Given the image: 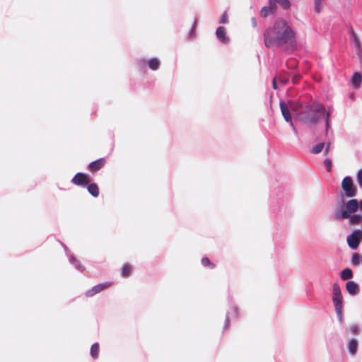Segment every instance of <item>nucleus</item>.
Returning a JSON list of instances; mask_svg holds the SVG:
<instances>
[{"label": "nucleus", "instance_id": "f257e3e1", "mask_svg": "<svg viewBox=\"0 0 362 362\" xmlns=\"http://www.w3.org/2000/svg\"><path fill=\"white\" fill-rule=\"evenodd\" d=\"M264 45L267 47L276 46L284 50L293 51L297 43L296 33L284 19H278L273 26L264 33Z\"/></svg>", "mask_w": 362, "mask_h": 362}, {"label": "nucleus", "instance_id": "f03ea898", "mask_svg": "<svg viewBox=\"0 0 362 362\" xmlns=\"http://www.w3.org/2000/svg\"><path fill=\"white\" fill-rule=\"evenodd\" d=\"M286 103H293L299 105L298 110L293 111L296 117L300 122L309 125H316L319 121L325 117V134L327 135L331 127V110H326L324 105L313 102L303 104L298 100H288Z\"/></svg>", "mask_w": 362, "mask_h": 362}, {"label": "nucleus", "instance_id": "7ed1b4c3", "mask_svg": "<svg viewBox=\"0 0 362 362\" xmlns=\"http://www.w3.org/2000/svg\"><path fill=\"white\" fill-rule=\"evenodd\" d=\"M358 210V201L356 199H351L345 201L344 197L337 201L334 210L333 218L337 221H341L350 217V215L357 212Z\"/></svg>", "mask_w": 362, "mask_h": 362}, {"label": "nucleus", "instance_id": "20e7f679", "mask_svg": "<svg viewBox=\"0 0 362 362\" xmlns=\"http://www.w3.org/2000/svg\"><path fill=\"white\" fill-rule=\"evenodd\" d=\"M279 106L284 119L292 127L293 132L297 134V129L293 124L291 112H293V111L298 110V108L300 107L299 105L293 103H286V101L281 100L280 101Z\"/></svg>", "mask_w": 362, "mask_h": 362}, {"label": "nucleus", "instance_id": "39448f33", "mask_svg": "<svg viewBox=\"0 0 362 362\" xmlns=\"http://www.w3.org/2000/svg\"><path fill=\"white\" fill-rule=\"evenodd\" d=\"M333 303L335 307L336 313L337 315L341 317L342 315V310H343V303H342V296L341 294V290L337 284H334L333 286Z\"/></svg>", "mask_w": 362, "mask_h": 362}, {"label": "nucleus", "instance_id": "423d86ee", "mask_svg": "<svg viewBox=\"0 0 362 362\" xmlns=\"http://www.w3.org/2000/svg\"><path fill=\"white\" fill-rule=\"evenodd\" d=\"M341 188L346 197H354L357 194V189L354 185L353 180L350 176H346L343 179Z\"/></svg>", "mask_w": 362, "mask_h": 362}, {"label": "nucleus", "instance_id": "0eeeda50", "mask_svg": "<svg viewBox=\"0 0 362 362\" xmlns=\"http://www.w3.org/2000/svg\"><path fill=\"white\" fill-rule=\"evenodd\" d=\"M362 241V230L355 229L346 237V242L350 248L356 250Z\"/></svg>", "mask_w": 362, "mask_h": 362}, {"label": "nucleus", "instance_id": "6e6552de", "mask_svg": "<svg viewBox=\"0 0 362 362\" xmlns=\"http://www.w3.org/2000/svg\"><path fill=\"white\" fill-rule=\"evenodd\" d=\"M269 5L272 8H274L275 10L278 6H280L284 10H288L291 4L289 0H269Z\"/></svg>", "mask_w": 362, "mask_h": 362}, {"label": "nucleus", "instance_id": "1a4fd4ad", "mask_svg": "<svg viewBox=\"0 0 362 362\" xmlns=\"http://www.w3.org/2000/svg\"><path fill=\"white\" fill-rule=\"evenodd\" d=\"M72 182L76 185H86L89 182V180L85 174L78 173L72 179Z\"/></svg>", "mask_w": 362, "mask_h": 362}, {"label": "nucleus", "instance_id": "9d476101", "mask_svg": "<svg viewBox=\"0 0 362 362\" xmlns=\"http://www.w3.org/2000/svg\"><path fill=\"white\" fill-rule=\"evenodd\" d=\"M216 35L218 40L222 43L227 44L229 42V37L226 35V30L224 27L220 26L216 29Z\"/></svg>", "mask_w": 362, "mask_h": 362}, {"label": "nucleus", "instance_id": "9b49d317", "mask_svg": "<svg viewBox=\"0 0 362 362\" xmlns=\"http://www.w3.org/2000/svg\"><path fill=\"white\" fill-rule=\"evenodd\" d=\"M111 283H104L96 285L91 290L88 291L86 295L88 297L93 296L95 294L100 292L101 291L108 288L109 286H111Z\"/></svg>", "mask_w": 362, "mask_h": 362}, {"label": "nucleus", "instance_id": "f8f14e48", "mask_svg": "<svg viewBox=\"0 0 362 362\" xmlns=\"http://www.w3.org/2000/svg\"><path fill=\"white\" fill-rule=\"evenodd\" d=\"M349 224L350 226H358L362 224V214H352L348 218Z\"/></svg>", "mask_w": 362, "mask_h": 362}, {"label": "nucleus", "instance_id": "ddd939ff", "mask_svg": "<svg viewBox=\"0 0 362 362\" xmlns=\"http://www.w3.org/2000/svg\"><path fill=\"white\" fill-rule=\"evenodd\" d=\"M105 163V158H99L89 164V168L92 172H95L102 168Z\"/></svg>", "mask_w": 362, "mask_h": 362}, {"label": "nucleus", "instance_id": "4468645a", "mask_svg": "<svg viewBox=\"0 0 362 362\" xmlns=\"http://www.w3.org/2000/svg\"><path fill=\"white\" fill-rule=\"evenodd\" d=\"M362 82V76L358 72H355L351 79V83L355 88H358Z\"/></svg>", "mask_w": 362, "mask_h": 362}, {"label": "nucleus", "instance_id": "2eb2a0df", "mask_svg": "<svg viewBox=\"0 0 362 362\" xmlns=\"http://www.w3.org/2000/svg\"><path fill=\"white\" fill-rule=\"evenodd\" d=\"M347 291L351 295H356L359 292L358 285L354 281H348L346 285Z\"/></svg>", "mask_w": 362, "mask_h": 362}, {"label": "nucleus", "instance_id": "dca6fc26", "mask_svg": "<svg viewBox=\"0 0 362 362\" xmlns=\"http://www.w3.org/2000/svg\"><path fill=\"white\" fill-rule=\"evenodd\" d=\"M148 64L151 70L156 71L158 69L160 62L158 58H152L148 61Z\"/></svg>", "mask_w": 362, "mask_h": 362}, {"label": "nucleus", "instance_id": "f3484780", "mask_svg": "<svg viewBox=\"0 0 362 362\" xmlns=\"http://www.w3.org/2000/svg\"><path fill=\"white\" fill-rule=\"evenodd\" d=\"M100 346L98 343H94L90 348V356L96 359L99 356Z\"/></svg>", "mask_w": 362, "mask_h": 362}, {"label": "nucleus", "instance_id": "a211bd4d", "mask_svg": "<svg viewBox=\"0 0 362 362\" xmlns=\"http://www.w3.org/2000/svg\"><path fill=\"white\" fill-rule=\"evenodd\" d=\"M358 341L355 339H351L349 341V351L351 354H355L357 351Z\"/></svg>", "mask_w": 362, "mask_h": 362}, {"label": "nucleus", "instance_id": "6ab92c4d", "mask_svg": "<svg viewBox=\"0 0 362 362\" xmlns=\"http://www.w3.org/2000/svg\"><path fill=\"white\" fill-rule=\"evenodd\" d=\"M88 192L93 197H97L99 195L98 187L96 184L92 183L88 186Z\"/></svg>", "mask_w": 362, "mask_h": 362}, {"label": "nucleus", "instance_id": "aec40b11", "mask_svg": "<svg viewBox=\"0 0 362 362\" xmlns=\"http://www.w3.org/2000/svg\"><path fill=\"white\" fill-rule=\"evenodd\" d=\"M274 11L275 8H272L269 5V6H264L260 11V16L263 18H265L270 13H272Z\"/></svg>", "mask_w": 362, "mask_h": 362}, {"label": "nucleus", "instance_id": "412c9836", "mask_svg": "<svg viewBox=\"0 0 362 362\" xmlns=\"http://www.w3.org/2000/svg\"><path fill=\"white\" fill-rule=\"evenodd\" d=\"M325 146V143H323V142L319 143L313 147L310 152L313 154H318L323 150Z\"/></svg>", "mask_w": 362, "mask_h": 362}, {"label": "nucleus", "instance_id": "4be33fe9", "mask_svg": "<svg viewBox=\"0 0 362 362\" xmlns=\"http://www.w3.org/2000/svg\"><path fill=\"white\" fill-rule=\"evenodd\" d=\"M351 41L354 46L356 47L358 52L360 51V42L358 40L356 35L354 33L353 30L351 32Z\"/></svg>", "mask_w": 362, "mask_h": 362}, {"label": "nucleus", "instance_id": "5701e85b", "mask_svg": "<svg viewBox=\"0 0 362 362\" xmlns=\"http://www.w3.org/2000/svg\"><path fill=\"white\" fill-rule=\"evenodd\" d=\"M325 0H314L315 9L317 13H320L322 9V1Z\"/></svg>", "mask_w": 362, "mask_h": 362}, {"label": "nucleus", "instance_id": "b1692460", "mask_svg": "<svg viewBox=\"0 0 362 362\" xmlns=\"http://www.w3.org/2000/svg\"><path fill=\"white\" fill-rule=\"evenodd\" d=\"M361 262V258L358 253H354L351 258V262L353 264L356 265Z\"/></svg>", "mask_w": 362, "mask_h": 362}, {"label": "nucleus", "instance_id": "393cba45", "mask_svg": "<svg viewBox=\"0 0 362 362\" xmlns=\"http://www.w3.org/2000/svg\"><path fill=\"white\" fill-rule=\"evenodd\" d=\"M287 66L288 67V69H295L297 66V62L295 59H290L289 60H288L287 62Z\"/></svg>", "mask_w": 362, "mask_h": 362}, {"label": "nucleus", "instance_id": "a878e982", "mask_svg": "<svg viewBox=\"0 0 362 362\" xmlns=\"http://www.w3.org/2000/svg\"><path fill=\"white\" fill-rule=\"evenodd\" d=\"M324 165L328 172L332 170V162L329 158H326L324 160Z\"/></svg>", "mask_w": 362, "mask_h": 362}, {"label": "nucleus", "instance_id": "bb28decb", "mask_svg": "<svg viewBox=\"0 0 362 362\" xmlns=\"http://www.w3.org/2000/svg\"><path fill=\"white\" fill-rule=\"evenodd\" d=\"M70 262L75 264L76 269H84L74 256H71Z\"/></svg>", "mask_w": 362, "mask_h": 362}, {"label": "nucleus", "instance_id": "cd10ccee", "mask_svg": "<svg viewBox=\"0 0 362 362\" xmlns=\"http://www.w3.org/2000/svg\"><path fill=\"white\" fill-rule=\"evenodd\" d=\"M202 264L204 266L209 265V269H214V264L210 263V260L207 257H204L202 259Z\"/></svg>", "mask_w": 362, "mask_h": 362}, {"label": "nucleus", "instance_id": "c85d7f7f", "mask_svg": "<svg viewBox=\"0 0 362 362\" xmlns=\"http://www.w3.org/2000/svg\"><path fill=\"white\" fill-rule=\"evenodd\" d=\"M221 24H227L228 23V15L226 12H224L219 21Z\"/></svg>", "mask_w": 362, "mask_h": 362}, {"label": "nucleus", "instance_id": "c756f323", "mask_svg": "<svg viewBox=\"0 0 362 362\" xmlns=\"http://www.w3.org/2000/svg\"><path fill=\"white\" fill-rule=\"evenodd\" d=\"M357 182L361 187H362V169H360L357 173Z\"/></svg>", "mask_w": 362, "mask_h": 362}, {"label": "nucleus", "instance_id": "7c9ffc66", "mask_svg": "<svg viewBox=\"0 0 362 362\" xmlns=\"http://www.w3.org/2000/svg\"><path fill=\"white\" fill-rule=\"evenodd\" d=\"M353 277V273H341V278L343 280H348Z\"/></svg>", "mask_w": 362, "mask_h": 362}, {"label": "nucleus", "instance_id": "2f4dec72", "mask_svg": "<svg viewBox=\"0 0 362 362\" xmlns=\"http://www.w3.org/2000/svg\"><path fill=\"white\" fill-rule=\"evenodd\" d=\"M132 269V265L129 263H126L122 268V272H130Z\"/></svg>", "mask_w": 362, "mask_h": 362}, {"label": "nucleus", "instance_id": "473e14b6", "mask_svg": "<svg viewBox=\"0 0 362 362\" xmlns=\"http://www.w3.org/2000/svg\"><path fill=\"white\" fill-rule=\"evenodd\" d=\"M330 146H331V143H327L326 144L325 149V151H324V155L325 156H327L329 153V150H330Z\"/></svg>", "mask_w": 362, "mask_h": 362}, {"label": "nucleus", "instance_id": "72a5a7b5", "mask_svg": "<svg viewBox=\"0 0 362 362\" xmlns=\"http://www.w3.org/2000/svg\"><path fill=\"white\" fill-rule=\"evenodd\" d=\"M350 329L352 333L355 334V333H357L358 332V327L357 325H352L351 327H350Z\"/></svg>", "mask_w": 362, "mask_h": 362}, {"label": "nucleus", "instance_id": "f704fd0d", "mask_svg": "<svg viewBox=\"0 0 362 362\" xmlns=\"http://www.w3.org/2000/svg\"><path fill=\"white\" fill-rule=\"evenodd\" d=\"M251 22H252V25L254 28L257 27V21H256V18H251Z\"/></svg>", "mask_w": 362, "mask_h": 362}, {"label": "nucleus", "instance_id": "c9c22d12", "mask_svg": "<svg viewBox=\"0 0 362 362\" xmlns=\"http://www.w3.org/2000/svg\"><path fill=\"white\" fill-rule=\"evenodd\" d=\"M279 81L282 84H286L288 81V79L287 78H279Z\"/></svg>", "mask_w": 362, "mask_h": 362}, {"label": "nucleus", "instance_id": "e433bc0d", "mask_svg": "<svg viewBox=\"0 0 362 362\" xmlns=\"http://www.w3.org/2000/svg\"><path fill=\"white\" fill-rule=\"evenodd\" d=\"M272 86H273V88L274 89H277V85H276V78H274V80H273Z\"/></svg>", "mask_w": 362, "mask_h": 362}, {"label": "nucleus", "instance_id": "4c0bfd02", "mask_svg": "<svg viewBox=\"0 0 362 362\" xmlns=\"http://www.w3.org/2000/svg\"><path fill=\"white\" fill-rule=\"evenodd\" d=\"M196 23H197V22H196V21H194V24H193V27H192V30H190V33H189V35H193V33H194V28H195Z\"/></svg>", "mask_w": 362, "mask_h": 362}, {"label": "nucleus", "instance_id": "58836bf2", "mask_svg": "<svg viewBox=\"0 0 362 362\" xmlns=\"http://www.w3.org/2000/svg\"><path fill=\"white\" fill-rule=\"evenodd\" d=\"M299 77L298 76H295L293 77V83H296L298 81Z\"/></svg>", "mask_w": 362, "mask_h": 362}, {"label": "nucleus", "instance_id": "ea45409f", "mask_svg": "<svg viewBox=\"0 0 362 362\" xmlns=\"http://www.w3.org/2000/svg\"><path fill=\"white\" fill-rule=\"evenodd\" d=\"M358 209H360L361 211L362 212V199L358 202Z\"/></svg>", "mask_w": 362, "mask_h": 362}, {"label": "nucleus", "instance_id": "a19ab883", "mask_svg": "<svg viewBox=\"0 0 362 362\" xmlns=\"http://www.w3.org/2000/svg\"><path fill=\"white\" fill-rule=\"evenodd\" d=\"M349 98H350V99H351V100H353V99L354 98V93H351V94L349 95Z\"/></svg>", "mask_w": 362, "mask_h": 362}, {"label": "nucleus", "instance_id": "79ce46f5", "mask_svg": "<svg viewBox=\"0 0 362 362\" xmlns=\"http://www.w3.org/2000/svg\"><path fill=\"white\" fill-rule=\"evenodd\" d=\"M341 272H351V270L349 268H346L344 269H343Z\"/></svg>", "mask_w": 362, "mask_h": 362}, {"label": "nucleus", "instance_id": "37998d69", "mask_svg": "<svg viewBox=\"0 0 362 362\" xmlns=\"http://www.w3.org/2000/svg\"><path fill=\"white\" fill-rule=\"evenodd\" d=\"M129 273H127V272L123 273L124 277H128L129 276Z\"/></svg>", "mask_w": 362, "mask_h": 362}, {"label": "nucleus", "instance_id": "c03bdc74", "mask_svg": "<svg viewBox=\"0 0 362 362\" xmlns=\"http://www.w3.org/2000/svg\"><path fill=\"white\" fill-rule=\"evenodd\" d=\"M141 62L145 64L146 61L145 60H142V61H141Z\"/></svg>", "mask_w": 362, "mask_h": 362}]
</instances>
